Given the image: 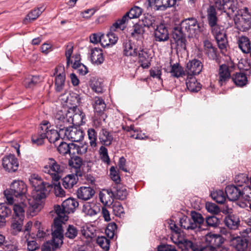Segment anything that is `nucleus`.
I'll list each match as a JSON object with an SVG mask.
<instances>
[{
  "instance_id": "nucleus-62",
  "label": "nucleus",
  "mask_w": 251,
  "mask_h": 251,
  "mask_svg": "<svg viewBox=\"0 0 251 251\" xmlns=\"http://www.w3.org/2000/svg\"><path fill=\"white\" fill-rule=\"evenodd\" d=\"M80 99L79 96L75 93H70V96L68 97V100L67 101V107L70 106L76 105V103L79 102Z\"/></svg>"
},
{
  "instance_id": "nucleus-19",
  "label": "nucleus",
  "mask_w": 251,
  "mask_h": 251,
  "mask_svg": "<svg viewBox=\"0 0 251 251\" xmlns=\"http://www.w3.org/2000/svg\"><path fill=\"white\" fill-rule=\"evenodd\" d=\"M216 30L211 32L215 38L218 47L221 50H226L228 45V42L224 28L221 27Z\"/></svg>"
},
{
  "instance_id": "nucleus-30",
  "label": "nucleus",
  "mask_w": 251,
  "mask_h": 251,
  "mask_svg": "<svg viewBox=\"0 0 251 251\" xmlns=\"http://www.w3.org/2000/svg\"><path fill=\"white\" fill-rule=\"evenodd\" d=\"M82 212L87 216L93 217L100 212V208L94 203L87 202L83 206Z\"/></svg>"
},
{
  "instance_id": "nucleus-45",
  "label": "nucleus",
  "mask_w": 251,
  "mask_h": 251,
  "mask_svg": "<svg viewBox=\"0 0 251 251\" xmlns=\"http://www.w3.org/2000/svg\"><path fill=\"white\" fill-rule=\"evenodd\" d=\"M186 80L187 88L190 91L196 92L201 89V85L198 82L197 79H186Z\"/></svg>"
},
{
  "instance_id": "nucleus-44",
  "label": "nucleus",
  "mask_w": 251,
  "mask_h": 251,
  "mask_svg": "<svg viewBox=\"0 0 251 251\" xmlns=\"http://www.w3.org/2000/svg\"><path fill=\"white\" fill-rule=\"evenodd\" d=\"M139 58V61L141 62V66L143 68H148L151 63L149 60L148 53L143 50H138V54Z\"/></svg>"
},
{
  "instance_id": "nucleus-21",
  "label": "nucleus",
  "mask_w": 251,
  "mask_h": 251,
  "mask_svg": "<svg viewBox=\"0 0 251 251\" xmlns=\"http://www.w3.org/2000/svg\"><path fill=\"white\" fill-rule=\"evenodd\" d=\"M229 240L230 245L238 251H244L248 246V241L239 236L233 237L229 234Z\"/></svg>"
},
{
  "instance_id": "nucleus-53",
  "label": "nucleus",
  "mask_w": 251,
  "mask_h": 251,
  "mask_svg": "<svg viewBox=\"0 0 251 251\" xmlns=\"http://www.w3.org/2000/svg\"><path fill=\"white\" fill-rule=\"evenodd\" d=\"M44 10L45 8L42 6L32 10L26 16V19H27L28 18L29 20L32 21L36 20L44 11Z\"/></svg>"
},
{
  "instance_id": "nucleus-48",
  "label": "nucleus",
  "mask_w": 251,
  "mask_h": 251,
  "mask_svg": "<svg viewBox=\"0 0 251 251\" xmlns=\"http://www.w3.org/2000/svg\"><path fill=\"white\" fill-rule=\"evenodd\" d=\"M180 225L184 229H196L195 224H193L192 220L187 217H184L180 220Z\"/></svg>"
},
{
  "instance_id": "nucleus-18",
  "label": "nucleus",
  "mask_w": 251,
  "mask_h": 251,
  "mask_svg": "<svg viewBox=\"0 0 251 251\" xmlns=\"http://www.w3.org/2000/svg\"><path fill=\"white\" fill-rule=\"evenodd\" d=\"M2 165L4 169L8 172L16 171L19 167V162L14 154H9L3 157Z\"/></svg>"
},
{
  "instance_id": "nucleus-17",
  "label": "nucleus",
  "mask_w": 251,
  "mask_h": 251,
  "mask_svg": "<svg viewBox=\"0 0 251 251\" xmlns=\"http://www.w3.org/2000/svg\"><path fill=\"white\" fill-rule=\"evenodd\" d=\"M49 122L47 121H43L39 127L38 131L31 137V141L33 144L40 146L44 143L46 139L45 132L49 128Z\"/></svg>"
},
{
  "instance_id": "nucleus-60",
  "label": "nucleus",
  "mask_w": 251,
  "mask_h": 251,
  "mask_svg": "<svg viewBox=\"0 0 251 251\" xmlns=\"http://www.w3.org/2000/svg\"><path fill=\"white\" fill-rule=\"evenodd\" d=\"M145 32L144 27L140 23H137L133 25V30L131 33L132 37H136L137 36L143 35Z\"/></svg>"
},
{
  "instance_id": "nucleus-41",
  "label": "nucleus",
  "mask_w": 251,
  "mask_h": 251,
  "mask_svg": "<svg viewBox=\"0 0 251 251\" xmlns=\"http://www.w3.org/2000/svg\"><path fill=\"white\" fill-rule=\"evenodd\" d=\"M239 48L244 53H249L251 50L250 42L249 38L246 36L241 37L238 40Z\"/></svg>"
},
{
  "instance_id": "nucleus-40",
  "label": "nucleus",
  "mask_w": 251,
  "mask_h": 251,
  "mask_svg": "<svg viewBox=\"0 0 251 251\" xmlns=\"http://www.w3.org/2000/svg\"><path fill=\"white\" fill-rule=\"evenodd\" d=\"M114 194L115 199L120 200H124L126 199L128 193L126 187L120 184L116 185V190Z\"/></svg>"
},
{
  "instance_id": "nucleus-42",
  "label": "nucleus",
  "mask_w": 251,
  "mask_h": 251,
  "mask_svg": "<svg viewBox=\"0 0 251 251\" xmlns=\"http://www.w3.org/2000/svg\"><path fill=\"white\" fill-rule=\"evenodd\" d=\"M211 196L212 198L219 203H223L226 200V193L221 190L214 191L211 192Z\"/></svg>"
},
{
  "instance_id": "nucleus-61",
  "label": "nucleus",
  "mask_w": 251,
  "mask_h": 251,
  "mask_svg": "<svg viewBox=\"0 0 251 251\" xmlns=\"http://www.w3.org/2000/svg\"><path fill=\"white\" fill-rule=\"evenodd\" d=\"M111 179L115 182L116 185L120 184L121 178L118 171L114 166H112L109 170Z\"/></svg>"
},
{
  "instance_id": "nucleus-46",
  "label": "nucleus",
  "mask_w": 251,
  "mask_h": 251,
  "mask_svg": "<svg viewBox=\"0 0 251 251\" xmlns=\"http://www.w3.org/2000/svg\"><path fill=\"white\" fill-rule=\"evenodd\" d=\"M24 218L14 217L12 221L11 227L14 234L21 231Z\"/></svg>"
},
{
  "instance_id": "nucleus-24",
  "label": "nucleus",
  "mask_w": 251,
  "mask_h": 251,
  "mask_svg": "<svg viewBox=\"0 0 251 251\" xmlns=\"http://www.w3.org/2000/svg\"><path fill=\"white\" fill-rule=\"evenodd\" d=\"M245 63L247 65V66L243 63H239L238 68L240 71L233 74L234 78H248L251 77V66L247 61Z\"/></svg>"
},
{
  "instance_id": "nucleus-33",
  "label": "nucleus",
  "mask_w": 251,
  "mask_h": 251,
  "mask_svg": "<svg viewBox=\"0 0 251 251\" xmlns=\"http://www.w3.org/2000/svg\"><path fill=\"white\" fill-rule=\"evenodd\" d=\"M100 201L104 205H109L113 202L114 193L109 190H103L99 194Z\"/></svg>"
},
{
  "instance_id": "nucleus-54",
  "label": "nucleus",
  "mask_w": 251,
  "mask_h": 251,
  "mask_svg": "<svg viewBox=\"0 0 251 251\" xmlns=\"http://www.w3.org/2000/svg\"><path fill=\"white\" fill-rule=\"evenodd\" d=\"M90 86L93 91L100 93H102L103 90V84L100 82L98 79H92L90 83Z\"/></svg>"
},
{
  "instance_id": "nucleus-25",
  "label": "nucleus",
  "mask_w": 251,
  "mask_h": 251,
  "mask_svg": "<svg viewBox=\"0 0 251 251\" xmlns=\"http://www.w3.org/2000/svg\"><path fill=\"white\" fill-rule=\"evenodd\" d=\"M225 193L226 197L231 201H236L241 197V190L233 185L227 186Z\"/></svg>"
},
{
  "instance_id": "nucleus-15",
  "label": "nucleus",
  "mask_w": 251,
  "mask_h": 251,
  "mask_svg": "<svg viewBox=\"0 0 251 251\" xmlns=\"http://www.w3.org/2000/svg\"><path fill=\"white\" fill-rule=\"evenodd\" d=\"M237 0H215L214 5L218 10L232 13L237 9Z\"/></svg>"
},
{
  "instance_id": "nucleus-5",
  "label": "nucleus",
  "mask_w": 251,
  "mask_h": 251,
  "mask_svg": "<svg viewBox=\"0 0 251 251\" xmlns=\"http://www.w3.org/2000/svg\"><path fill=\"white\" fill-rule=\"evenodd\" d=\"M65 169L63 165L58 163L53 158H49L42 171L44 173L49 175L53 180L57 181L62 177Z\"/></svg>"
},
{
  "instance_id": "nucleus-11",
  "label": "nucleus",
  "mask_w": 251,
  "mask_h": 251,
  "mask_svg": "<svg viewBox=\"0 0 251 251\" xmlns=\"http://www.w3.org/2000/svg\"><path fill=\"white\" fill-rule=\"evenodd\" d=\"M61 130V134L64 135V138H66L72 141L78 142L81 141L84 135L83 131L80 128L70 126Z\"/></svg>"
},
{
  "instance_id": "nucleus-49",
  "label": "nucleus",
  "mask_w": 251,
  "mask_h": 251,
  "mask_svg": "<svg viewBox=\"0 0 251 251\" xmlns=\"http://www.w3.org/2000/svg\"><path fill=\"white\" fill-rule=\"evenodd\" d=\"M78 229L73 225H69L66 228L64 236L70 239H75L77 235Z\"/></svg>"
},
{
  "instance_id": "nucleus-8",
  "label": "nucleus",
  "mask_w": 251,
  "mask_h": 251,
  "mask_svg": "<svg viewBox=\"0 0 251 251\" xmlns=\"http://www.w3.org/2000/svg\"><path fill=\"white\" fill-rule=\"evenodd\" d=\"M93 106L97 116H100L99 119L94 120V123L95 126H99L102 125V122H105L106 118V115L104 113L106 104L102 98L96 97L94 99Z\"/></svg>"
},
{
  "instance_id": "nucleus-29",
  "label": "nucleus",
  "mask_w": 251,
  "mask_h": 251,
  "mask_svg": "<svg viewBox=\"0 0 251 251\" xmlns=\"http://www.w3.org/2000/svg\"><path fill=\"white\" fill-rule=\"evenodd\" d=\"M91 62L96 65L101 64L104 61L102 50L100 48H95L91 50Z\"/></svg>"
},
{
  "instance_id": "nucleus-52",
  "label": "nucleus",
  "mask_w": 251,
  "mask_h": 251,
  "mask_svg": "<svg viewBox=\"0 0 251 251\" xmlns=\"http://www.w3.org/2000/svg\"><path fill=\"white\" fill-rule=\"evenodd\" d=\"M51 76H54L55 78H66V73L64 66L59 65L56 67Z\"/></svg>"
},
{
  "instance_id": "nucleus-50",
  "label": "nucleus",
  "mask_w": 251,
  "mask_h": 251,
  "mask_svg": "<svg viewBox=\"0 0 251 251\" xmlns=\"http://www.w3.org/2000/svg\"><path fill=\"white\" fill-rule=\"evenodd\" d=\"M73 68L76 71V72L81 75H85L88 73L87 67L80 62L79 60H75L74 62Z\"/></svg>"
},
{
  "instance_id": "nucleus-57",
  "label": "nucleus",
  "mask_w": 251,
  "mask_h": 251,
  "mask_svg": "<svg viewBox=\"0 0 251 251\" xmlns=\"http://www.w3.org/2000/svg\"><path fill=\"white\" fill-rule=\"evenodd\" d=\"M88 136L90 140V145L92 147H95L97 145V134L93 128H90L87 131Z\"/></svg>"
},
{
  "instance_id": "nucleus-63",
  "label": "nucleus",
  "mask_w": 251,
  "mask_h": 251,
  "mask_svg": "<svg viewBox=\"0 0 251 251\" xmlns=\"http://www.w3.org/2000/svg\"><path fill=\"white\" fill-rule=\"evenodd\" d=\"M100 154L101 160L104 163L109 164L110 158L108 155L107 149L104 146H101L100 148Z\"/></svg>"
},
{
  "instance_id": "nucleus-31",
  "label": "nucleus",
  "mask_w": 251,
  "mask_h": 251,
  "mask_svg": "<svg viewBox=\"0 0 251 251\" xmlns=\"http://www.w3.org/2000/svg\"><path fill=\"white\" fill-rule=\"evenodd\" d=\"M62 206L64 207L65 211L69 214L74 212L78 206V202L75 199L68 198L63 202Z\"/></svg>"
},
{
  "instance_id": "nucleus-38",
  "label": "nucleus",
  "mask_w": 251,
  "mask_h": 251,
  "mask_svg": "<svg viewBox=\"0 0 251 251\" xmlns=\"http://www.w3.org/2000/svg\"><path fill=\"white\" fill-rule=\"evenodd\" d=\"M224 222L229 228L235 230L238 227L240 221L238 218L234 216L229 215L225 218Z\"/></svg>"
},
{
  "instance_id": "nucleus-10",
  "label": "nucleus",
  "mask_w": 251,
  "mask_h": 251,
  "mask_svg": "<svg viewBox=\"0 0 251 251\" xmlns=\"http://www.w3.org/2000/svg\"><path fill=\"white\" fill-rule=\"evenodd\" d=\"M32 201V199H24L23 200L21 199H14V202L12 203H9L10 204H13V210L14 211V213L15 214V217L18 218H25V209L26 207H27V204H28V209L27 210V212L29 213V214L32 216L30 212H29V201Z\"/></svg>"
},
{
  "instance_id": "nucleus-32",
  "label": "nucleus",
  "mask_w": 251,
  "mask_h": 251,
  "mask_svg": "<svg viewBox=\"0 0 251 251\" xmlns=\"http://www.w3.org/2000/svg\"><path fill=\"white\" fill-rule=\"evenodd\" d=\"M72 122H70V126L72 124L76 125H82L86 123V118L84 113L79 110L76 112L75 114L72 112V115L71 116Z\"/></svg>"
},
{
  "instance_id": "nucleus-3",
  "label": "nucleus",
  "mask_w": 251,
  "mask_h": 251,
  "mask_svg": "<svg viewBox=\"0 0 251 251\" xmlns=\"http://www.w3.org/2000/svg\"><path fill=\"white\" fill-rule=\"evenodd\" d=\"M27 187L26 184L21 180H14L11 184L9 189L4 192V196L8 203L14 202V199H28L26 195Z\"/></svg>"
},
{
  "instance_id": "nucleus-51",
  "label": "nucleus",
  "mask_w": 251,
  "mask_h": 251,
  "mask_svg": "<svg viewBox=\"0 0 251 251\" xmlns=\"http://www.w3.org/2000/svg\"><path fill=\"white\" fill-rule=\"evenodd\" d=\"M73 147H72V144H69L65 142H61L58 146L57 150L60 154H66L68 153H72Z\"/></svg>"
},
{
  "instance_id": "nucleus-36",
  "label": "nucleus",
  "mask_w": 251,
  "mask_h": 251,
  "mask_svg": "<svg viewBox=\"0 0 251 251\" xmlns=\"http://www.w3.org/2000/svg\"><path fill=\"white\" fill-rule=\"evenodd\" d=\"M77 174H70L66 176L62 179V185L66 189H70L76 183L77 181Z\"/></svg>"
},
{
  "instance_id": "nucleus-39",
  "label": "nucleus",
  "mask_w": 251,
  "mask_h": 251,
  "mask_svg": "<svg viewBox=\"0 0 251 251\" xmlns=\"http://www.w3.org/2000/svg\"><path fill=\"white\" fill-rule=\"evenodd\" d=\"M33 227L37 230V236L39 238H44L47 237L49 234V231L44 228L42 223L38 221H36L34 223Z\"/></svg>"
},
{
  "instance_id": "nucleus-9",
  "label": "nucleus",
  "mask_w": 251,
  "mask_h": 251,
  "mask_svg": "<svg viewBox=\"0 0 251 251\" xmlns=\"http://www.w3.org/2000/svg\"><path fill=\"white\" fill-rule=\"evenodd\" d=\"M224 238L220 235L209 234L205 236L206 246L201 249V251H216L224 243Z\"/></svg>"
},
{
  "instance_id": "nucleus-12",
  "label": "nucleus",
  "mask_w": 251,
  "mask_h": 251,
  "mask_svg": "<svg viewBox=\"0 0 251 251\" xmlns=\"http://www.w3.org/2000/svg\"><path fill=\"white\" fill-rule=\"evenodd\" d=\"M172 37L179 50H186V35L183 33V29L180 26H177L173 28Z\"/></svg>"
},
{
  "instance_id": "nucleus-26",
  "label": "nucleus",
  "mask_w": 251,
  "mask_h": 251,
  "mask_svg": "<svg viewBox=\"0 0 251 251\" xmlns=\"http://www.w3.org/2000/svg\"><path fill=\"white\" fill-rule=\"evenodd\" d=\"M95 190L90 187H81L77 191V196L79 199L87 201L95 194Z\"/></svg>"
},
{
  "instance_id": "nucleus-55",
  "label": "nucleus",
  "mask_w": 251,
  "mask_h": 251,
  "mask_svg": "<svg viewBox=\"0 0 251 251\" xmlns=\"http://www.w3.org/2000/svg\"><path fill=\"white\" fill-rule=\"evenodd\" d=\"M249 178L245 174H240L236 175L234 178V182L238 186H242L244 183L249 181Z\"/></svg>"
},
{
  "instance_id": "nucleus-59",
  "label": "nucleus",
  "mask_w": 251,
  "mask_h": 251,
  "mask_svg": "<svg viewBox=\"0 0 251 251\" xmlns=\"http://www.w3.org/2000/svg\"><path fill=\"white\" fill-rule=\"evenodd\" d=\"M113 214L118 217H121L124 213V208L122 204L118 201L115 202L112 205Z\"/></svg>"
},
{
  "instance_id": "nucleus-64",
  "label": "nucleus",
  "mask_w": 251,
  "mask_h": 251,
  "mask_svg": "<svg viewBox=\"0 0 251 251\" xmlns=\"http://www.w3.org/2000/svg\"><path fill=\"white\" fill-rule=\"evenodd\" d=\"M241 198L245 201H251V187L248 185L241 190Z\"/></svg>"
},
{
  "instance_id": "nucleus-23",
  "label": "nucleus",
  "mask_w": 251,
  "mask_h": 251,
  "mask_svg": "<svg viewBox=\"0 0 251 251\" xmlns=\"http://www.w3.org/2000/svg\"><path fill=\"white\" fill-rule=\"evenodd\" d=\"M170 69L164 68L163 69L165 72L170 73L172 76L175 77H183L186 74L185 70L180 65L179 63H176L174 64H170Z\"/></svg>"
},
{
  "instance_id": "nucleus-13",
  "label": "nucleus",
  "mask_w": 251,
  "mask_h": 251,
  "mask_svg": "<svg viewBox=\"0 0 251 251\" xmlns=\"http://www.w3.org/2000/svg\"><path fill=\"white\" fill-rule=\"evenodd\" d=\"M180 26L189 33V36H193L200 31V25L196 19L191 18L182 21Z\"/></svg>"
},
{
  "instance_id": "nucleus-4",
  "label": "nucleus",
  "mask_w": 251,
  "mask_h": 251,
  "mask_svg": "<svg viewBox=\"0 0 251 251\" xmlns=\"http://www.w3.org/2000/svg\"><path fill=\"white\" fill-rule=\"evenodd\" d=\"M236 7L237 9L233 13L226 14L228 16H233L234 14L233 20L236 28L243 31H246L251 27V15L248 12V8L240 9L238 3Z\"/></svg>"
},
{
  "instance_id": "nucleus-28",
  "label": "nucleus",
  "mask_w": 251,
  "mask_h": 251,
  "mask_svg": "<svg viewBox=\"0 0 251 251\" xmlns=\"http://www.w3.org/2000/svg\"><path fill=\"white\" fill-rule=\"evenodd\" d=\"M99 140L100 142L104 146H109L113 140V135L105 128H102L99 133Z\"/></svg>"
},
{
  "instance_id": "nucleus-22",
  "label": "nucleus",
  "mask_w": 251,
  "mask_h": 251,
  "mask_svg": "<svg viewBox=\"0 0 251 251\" xmlns=\"http://www.w3.org/2000/svg\"><path fill=\"white\" fill-rule=\"evenodd\" d=\"M59 130L57 131L53 128V127L49 124V128L46 130L45 132L46 134V138H47L50 143L54 144L59 138H64V135H61V130H64L63 128H58Z\"/></svg>"
},
{
  "instance_id": "nucleus-35",
  "label": "nucleus",
  "mask_w": 251,
  "mask_h": 251,
  "mask_svg": "<svg viewBox=\"0 0 251 251\" xmlns=\"http://www.w3.org/2000/svg\"><path fill=\"white\" fill-rule=\"evenodd\" d=\"M233 68L229 67L226 64H222L220 66L219 69V78H234L232 73Z\"/></svg>"
},
{
  "instance_id": "nucleus-6",
  "label": "nucleus",
  "mask_w": 251,
  "mask_h": 251,
  "mask_svg": "<svg viewBox=\"0 0 251 251\" xmlns=\"http://www.w3.org/2000/svg\"><path fill=\"white\" fill-rule=\"evenodd\" d=\"M142 13L141 8L135 6L131 8L130 10L126 12L121 19H118L110 27L111 30H115L116 29L120 28L123 30L126 28L125 24L129 20L139 17Z\"/></svg>"
},
{
  "instance_id": "nucleus-34",
  "label": "nucleus",
  "mask_w": 251,
  "mask_h": 251,
  "mask_svg": "<svg viewBox=\"0 0 251 251\" xmlns=\"http://www.w3.org/2000/svg\"><path fill=\"white\" fill-rule=\"evenodd\" d=\"M204 51L210 59L214 60L217 58L216 48H214L212 43L205 40L203 42Z\"/></svg>"
},
{
  "instance_id": "nucleus-20",
  "label": "nucleus",
  "mask_w": 251,
  "mask_h": 251,
  "mask_svg": "<svg viewBox=\"0 0 251 251\" xmlns=\"http://www.w3.org/2000/svg\"><path fill=\"white\" fill-rule=\"evenodd\" d=\"M154 39L156 41L165 42L169 39V34L167 26L162 24L156 26L154 31Z\"/></svg>"
},
{
  "instance_id": "nucleus-47",
  "label": "nucleus",
  "mask_w": 251,
  "mask_h": 251,
  "mask_svg": "<svg viewBox=\"0 0 251 251\" xmlns=\"http://www.w3.org/2000/svg\"><path fill=\"white\" fill-rule=\"evenodd\" d=\"M191 216L193 224H195L196 228H200L201 225L204 223V218L202 215L195 211H192Z\"/></svg>"
},
{
  "instance_id": "nucleus-56",
  "label": "nucleus",
  "mask_w": 251,
  "mask_h": 251,
  "mask_svg": "<svg viewBox=\"0 0 251 251\" xmlns=\"http://www.w3.org/2000/svg\"><path fill=\"white\" fill-rule=\"evenodd\" d=\"M97 243L105 250L107 251L109 248L110 240L104 236L98 237L97 239Z\"/></svg>"
},
{
  "instance_id": "nucleus-14",
  "label": "nucleus",
  "mask_w": 251,
  "mask_h": 251,
  "mask_svg": "<svg viewBox=\"0 0 251 251\" xmlns=\"http://www.w3.org/2000/svg\"><path fill=\"white\" fill-rule=\"evenodd\" d=\"M216 8L215 5H210L206 9L207 22L211 31L222 27L218 24V18Z\"/></svg>"
},
{
  "instance_id": "nucleus-16",
  "label": "nucleus",
  "mask_w": 251,
  "mask_h": 251,
  "mask_svg": "<svg viewBox=\"0 0 251 251\" xmlns=\"http://www.w3.org/2000/svg\"><path fill=\"white\" fill-rule=\"evenodd\" d=\"M201 62L196 59L190 60L186 65L185 72L187 75V78H191V76L199 75L202 71Z\"/></svg>"
},
{
  "instance_id": "nucleus-37",
  "label": "nucleus",
  "mask_w": 251,
  "mask_h": 251,
  "mask_svg": "<svg viewBox=\"0 0 251 251\" xmlns=\"http://www.w3.org/2000/svg\"><path fill=\"white\" fill-rule=\"evenodd\" d=\"M11 213V208L7 207L4 204L0 203V227L5 226V218Z\"/></svg>"
},
{
  "instance_id": "nucleus-58",
  "label": "nucleus",
  "mask_w": 251,
  "mask_h": 251,
  "mask_svg": "<svg viewBox=\"0 0 251 251\" xmlns=\"http://www.w3.org/2000/svg\"><path fill=\"white\" fill-rule=\"evenodd\" d=\"M72 147H73V154L77 153L79 154H83L86 152L87 151V145L86 144L77 145L72 144Z\"/></svg>"
},
{
  "instance_id": "nucleus-7",
  "label": "nucleus",
  "mask_w": 251,
  "mask_h": 251,
  "mask_svg": "<svg viewBox=\"0 0 251 251\" xmlns=\"http://www.w3.org/2000/svg\"><path fill=\"white\" fill-rule=\"evenodd\" d=\"M72 112L68 110L66 107H63L54 113L53 117L54 124L57 128L64 129L70 126L72 122L71 116Z\"/></svg>"
},
{
  "instance_id": "nucleus-1",
  "label": "nucleus",
  "mask_w": 251,
  "mask_h": 251,
  "mask_svg": "<svg viewBox=\"0 0 251 251\" xmlns=\"http://www.w3.org/2000/svg\"><path fill=\"white\" fill-rule=\"evenodd\" d=\"M30 185L33 187L31 193L32 201H29V212L32 216L35 215L43 206V203L48 194V183L44 182L38 175L33 174L29 178Z\"/></svg>"
},
{
  "instance_id": "nucleus-43",
  "label": "nucleus",
  "mask_w": 251,
  "mask_h": 251,
  "mask_svg": "<svg viewBox=\"0 0 251 251\" xmlns=\"http://www.w3.org/2000/svg\"><path fill=\"white\" fill-rule=\"evenodd\" d=\"M82 164V160L78 156L73 157L69 161V166L72 168H74L75 174L78 175H79L78 173Z\"/></svg>"
},
{
  "instance_id": "nucleus-2",
  "label": "nucleus",
  "mask_w": 251,
  "mask_h": 251,
  "mask_svg": "<svg viewBox=\"0 0 251 251\" xmlns=\"http://www.w3.org/2000/svg\"><path fill=\"white\" fill-rule=\"evenodd\" d=\"M54 211L57 215V217L54 219L53 225L51 228L52 239L47 241L44 245V251H53L62 244L63 241V228L62 225L68 219L67 214L62 206L57 205L54 206Z\"/></svg>"
},
{
  "instance_id": "nucleus-27",
  "label": "nucleus",
  "mask_w": 251,
  "mask_h": 251,
  "mask_svg": "<svg viewBox=\"0 0 251 251\" xmlns=\"http://www.w3.org/2000/svg\"><path fill=\"white\" fill-rule=\"evenodd\" d=\"M124 54L126 56H136L138 50L130 40L126 39L123 43Z\"/></svg>"
}]
</instances>
